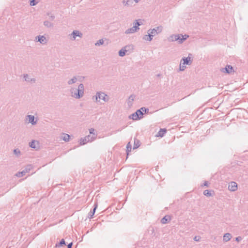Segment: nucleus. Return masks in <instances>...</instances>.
I'll return each mask as SVG.
<instances>
[{
	"label": "nucleus",
	"mask_w": 248,
	"mask_h": 248,
	"mask_svg": "<svg viewBox=\"0 0 248 248\" xmlns=\"http://www.w3.org/2000/svg\"><path fill=\"white\" fill-rule=\"evenodd\" d=\"M193 239H194V241L198 242V241H199L200 238L198 236H195Z\"/></svg>",
	"instance_id": "43"
},
{
	"label": "nucleus",
	"mask_w": 248,
	"mask_h": 248,
	"mask_svg": "<svg viewBox=\"0 0 248 248\" xmlns=\"http://www.w3.org/2000/svg\"><path fill=\"white\" fill-rule=\"evenodd\" d=\"M181 35L179 34H172L168 38V40L170 42L178 41L179 44Z\"/></svg>",
	"instance_id": "10"
},
{
	"label": "nucleus",
	"mask_w": 248,
	"mask_h": 248,
	"mask_svg": "<svg viewBox=\"0 0 248 248\" xmlns=\"http://www.w3.org/2000/svg\"><path fill=\"white\" fill-rule=\"evenodd\" d=\"M99 99L103 100L105 102H108L109 100V97L108 95L103 92H97L95 95V100L96 102H99Z\"/></svg>",
	"instance_id": "3"
},
{
	"label": "nucleus",
	"mask_w": 248,
	"mask_h": 248,
	"mask_svg": "<svg viewBox=\"0 0 248 248\" xmlns=\"http://www.w3.org/2000/svg\"><path fill=\"white\" fill-rule=\"evenodd\" d=\"M134 98H135V95L132 94L129 97V98H128V101L127 102L128 103V105L129 106V105H131L132 104V102L133 101L134 99Z\"/></svg>",
	"instance_id": "29"
},
{
	"label": "nucleus",
	"mask_w": 248,
	"mask_h": 248,
	"mask_svg": "<svg viewBox=\"0 0 248 248\" xmlns=\"http://www.w3.org/2000/svg\"><path fill=\"white\" fill-rule=\"evenodd\" d=\"M28 118L29 122L32 125L36 124L37 121L34 120V116L31 115H28L27 116Z\"/></svg>",
	"instance_id": "14"
},
{
	"label": "nucleus",
	"mask_w": 248,
	"mask_h": 248,
	"mask_svg": "<svg viewBox=\"0 0 248 248\" xmlns=\"http://www.w3.org/2000/svg\"><path fill=\"white\" fill-rule=\"evenodd\" d=\"M203 194L206 196H211L212 195L211 191L209 190H204Z\"/></svg>",
	"instance_id": "35"
},
{
	"label": "nucleus",
	"mask_w": 248,
	"mask_h": 248,
	"mask_svg": "<svg viewBox=\"0 0 248 248\" xmlns=\"http://www.w3.org/2000/svg\"><path fill=\"white\" fill-rule=\"evenodd\" d=\"M143 117V113L140 111V110L138 109L135 113L131 114L129 116L130 119L133 120H140Z\"/></svg>",
	"instance_id": "4"
},
{
	"label": "nucleus",
	"mask_w": 248,
	"mask_h": 248,
	"mask_svg": "<svg viewBox=\"0 0 248 248\" xmlns=\"http://www.w3.org/2000/svg\"><path fill=\"white\" fill-rule=\"evenodd\" d=\"M167 130L165 128H161L158 131L157 136L158 137H162L164 135L165 133H166Z\"/></svg>",
	"instance_id": "21"
},
{
	"label": "nucleus",
	"mask_w": 248,
	"mask_h": 248,
	"mask_svg": "<svg viewBox=\"0 0 248 248\" xmlns=\"http://www.w3.org/2000/svg\"><path fill=\"white\" fill-rule=\"evenodd\" d=\"M122 3L124 6H128L132 4L133 1L132 0H123Z\"/></svg>",
	"instance_id": "26"
},
{
	"label": "nucleus",
	"mask_w": 248,
	"mask_h": 248,
	"mask_svg": "<svg viewBox=\"0 0 248 248\" xmlns=\"http://www.w3.org/2000/svg\"><path fill=\"white\" fill-rule=\"evenodd\" d=\"M31 165L28 166L24 170H28V172L31 170Z\"/></svg>",
	"instance_id": "42"
},
{
	"label": "nucleus",
	"mask_w": 248,
	"mask_h": 248,
	"mask_svg": "<svg viewBox=\"0 0 248 248\" xmlns=\"http://www.w3.org/2000/svg\"><path fill=\"white\" fill-rule=\"evenodd\" d=\"M131 149H132L131 145L130 144V142H129L126 145V152H127V155H128L129 152H131Z\"/></svg>",
	"instance_id": "30"
},
{
	"label": "nucleus",
	"mask_w": 248,
	"mask_h": 248,
	"mask_svg": "<svg viewBox=\"0 0 248 248\" xmlns=\"http://www.w3.org/2000/svg\"><path fill=\"white\" fill-rule=\"evenodd\" d=\"M157 77H159L160 76V74H158L156 75Z\"/></svg>",
	"instance_id": "48"
},
{
	"label": "nucleus",
	"mask_w": 248,
	"mask_h": 248,
	"mask_svg": "<svg viewBox=\"0 0 248 248\" xmlns=\"http://www.w3.org/2000/svg\"><path fill=\"white\" fill-rule=\"evenodd\" d=\"M157 32L158 33H160L162 31L163 27L161 26H159L154 28Z\"/></svg>",
	"instance_id": "34"
},
{
	"label": "nucleus",
	"mask_w": 248,
	"mask_h": 248,
	"mask_svg": "<svg viewBox=\"0 0 248 248\" xmlns=\"http://www.w3.org/2000/svg\"><path fill=\"white\" fill-rule=\"evenodd\" d=\"M35 41L39 42L42 45H45L47 42V40L44 35H39L35 37Z\"/></svg>",
	"instance_id": "8"
},
{
	"label": "nucleus",
	"mask_w": 248,
	"mask_h": 248,
	"mask_svg": "<svg viewBox=\"0 0 248 248\" xmlns=\"http://www.w3.org/2000/svg\"><path fill=\"white\" fill-rule=\"evenodd\" d=\"M232 70L233 67L232 66L230 65H227L226 67L223 69L222 72L230 74L232 72Z\"/></svg>",
	"instance_id": "13"
},
{
	"label": "nucleus",
	"mask_w": 248,
	"mask_h": 248,
	"mask_svg": "<svg viewBox=\"0 0 248 248\" xmlns=\"http://www.w3.org/2000/svg\"><path fill=\"white\" fill-rule=\"evenodd\" d=\"M86 137L89 138V140H90V141H92L94 140L96 138V136L94 135H88Z\"/></svg>",
	"instance_id": "36"
},
{
	"label": "nucleus",
	"mask_w": 248,
	"mask_h": 248,
	"mask_svg": "<svg viewBox=\"0 0 248 248\" xmlns=\"http://www.w3.org/2000/svg\"><path fill=\"white\" fill-rule=\"evenodd\" d=\"M36 145H38V142L37 141H36L35 140H32L31 142L29 143L30 146L32 148L35 149L36 148Z\"/></svg>",
	"instance_id": "27"
},
{
	"label": "nucleus",
	"mask_w": 248,
	"mask_h": 248,
	"mask_svg": "<svg viewBox=\"0 0 248 248\" xmlns=\"http://www.w3.org/2000/svg\"><path fill=\"white\" fill-rule=\"evenodd\" d=\"M38 2V0H31L30 1V5L31 6H34L36 5Z\"/></svg>",
	"instance_id": "38"
},
{
	"label": "nucleus",
	"mask_w": 248,
	"mask_h": 248,
	"mask_svg": "<svg viewBox=\"0 0 248 248\" xmlns=\"http://www.w3.org/2000/svg\"><path fill=\"white\" fill-rule=\"evenodd\" d=\"M43 24L45 27H46L48 28H52L54 26V25L52 23L49 22L48 20H46V21H44Z\"/></svg>",
	"instance_id": "22"
},
{
	"label": "nucleus",
	"mask_w": 248,
	"mask_h": 248,
	"mask_svg": "<svg viewBox=\"0 0 248 248\" xmlns=\"http://www.w3.org/2000/svg\"><path fill=\"white\" fill-rule=\"evenodd\" d=\"M73 245V243L72 242L69 243L68 245H67V248H72V246Z\"/></svg>",
	"instance_id": "46"
},
{
	"label": "nucleus",
	"mask_w": 248,
	"mask_h": 248,
	"mask_svg": "<svg viewBox=\"0 0 248 248\" xmlns=\"http://www.w3.org/2000/svg\"><path fill=\"white\" fill-rule=\"evenodd\" d=\"M63 245H65V240L63 239H62L60 242H59V243L58 244H57L56 245V247H61V246H62Z\"/></svg>",
	"instance_id": "31"
},
{
	"label": "nucleus",
	"mask_w": 248,
	"mask_h": 248,
	"mask_svg": "<svg viewBox=\"0 0 248 248\" xmlns=\"http://www.w3.org/2000/svg\"><path fill=\"white\" fill-rule=\"evenodd\" d=\"M232 238V235L230 233H225L223 236V241L225 242H227L229 241Z\"/></svg>",
	"instance_id": "18"
},
{
	"label": "nucleus",
	"mask_w": 248,
	"mask_h": 248,
	"mask_svg": "<svg viewBox=\"0 0 248 248\" xmlns=\"http://www.w3.org/2000/svg\"><path fill=\"white\" fill-rule=\"evenodd\" d=\"M170 220V217L169 216H165L161 220V222L162 224H166Z\"/></svg>",
	"instance_id": "20"
},
{
	"label": "nucleus",
	"mask_w": 248,
	"mask_h": 248,
	"mask_svg": "<svg viewBox=\"0 0 248 248\" xmlns=\"http://www.w3.org/2000/svg\"><path fill=\"white\" fill-rule=\"evenodd\" d=\"M180 35H181L180 40L179 41V44H182L183 43V42L188 37V35H186V34H185L184 35H183L182 34H180Z\"/></svg>",
	"instance_id": "25"
},
{
	"label": "nucleus",
	"mask_w": 248,
	"mask_h": 248,
	"mask_svg": "<svg viewBox=\"0 0 248 248\" xmlns=\"http://www.w3.org/2000/svg\"><path fill=\"white\" fill-rule=\"evenodd\" d=\"M14 153L17 156H18L20 155V151L18 149H16L14 150Z\"/></svg>",
	"instance_id": "37"
},
{
	"label": "nucleus",
	"mask_w": 248,
	"mask_h": 248,
	"mask_svg": "<svg viewBox=\"0 0 248 248\" xmlns=\"http://www.w3.org/2000/svg\"><path fill=\"white\" fill-rule=\"evenodd\" d=\"M78 80V78L77 77H73L71 79L69 80L67 82V84L68 85H72L74 83H75Z\"/></svg>",
	"instance_id": "23"
},
{
	"label": "nucleus",
	"mask_w": 248,
	"mask_h": 248,
	"mask_svg": "<svg viewBox=\"0 0 248 248\" xmlns=\"http://www.w3.org/2000/svg\"><path fill=\"white\" fill-rule=\"evenodd\" d=\"M88 142H90V140H89L88 137H84V138H81L80 140V145H84L88 143Z\"/></svg>",
	"instance_id": "17"
},
{
	"label": "nucleus",
	"mask_w": 248,
	"mask_h": 248,
	"mask_svg": "<svg viewBox=\"0 0 248 248\" xmlns=\"http://www.w3.org/2000/svg\"><path fill=\"white\" fill-rule=\"evenodd\" d=\"M97 207V202H95L94 204V207H93V209L92 210L90 211V212L88 214V217L89 218H93L95 212V211H96V209Z\"/></svg>",
	"instance_id": "12"
},
{
	"label": "nucleus",
	"mask_w": 248,
	"mask_h": 248,
	"mask_svg": "<svg viewBox=\"0 0 248 248\" xmlns=\"http://www.w3.org/2000/svg\"><path fill=\"white\" fill-rule=\"evenodd\" d=\"M136 3L139 2L141 0H134Z\"/></svg>",
	"instance_id": "47"
},
{
	"label": "nucleus",
	"mask_w": 248,
	"mask_h": 248,
	"mask_svg": "<svg viewBox=\"0 0 248 248\" xmlns=\"http://www.w3.org/2000/svg\"><path fill=\"white\" fill-rule=\"evenodd\" d=\"M242 240V237L240 236H238L235 238V240L237 242H239Z\"/></svg>",
	"instance_id": "44"
},
{
	"label": "nucleus",
	"mask_w": 248,
	"mask_h": 248,
	"mask_svg": "<svg viewBox=\"0 0 248 248\" xmlns=\"http://www.w3.org/2000/svg\"><path fill=\"white\" fill-rule=\"evenodd\" d=\"M70 38L71 40L74 41L76 40L77 37L82 38L83 34L78 30H74L73 32L69 34Z\"/></svg>",
	"instance_id": "6"
},
{
	"label": "nucleus",
	"mask_w": 248,
	"mask_h": 248,
	"mask_svg": "<svg viewBox=\"0 0 248 248\" xmlns=\"http://www.w3.org/2000/svg\"><path fill=\"white\" fill-rule=\"evenodd\" d=\"M133 46L129 45L123 47L121 50H119L118 53L120 57H124L126 55V53L131 48L133 49Z\"/></svg>",
	"instance_id": "5"
},
{
	"label": "nucleus",
	"mask_w": 248,
	"mask_h": 248,
	"mask_svg": "<svg viewBox=\"0 0 248 248\" xmlns=\"http://www.w3.org/2000/svg\"><path fill=\"white\" fill-rule=\"evenodd\" d=\"M237 184L236 182L232 181L229 183L228 189L230 191L234 192L237 190Z\"/></svg>",
	"instance_id": "9"
},
{
	"label": "nucleus",
	"mask_w": 248,
	"mask_h": 248,
	"mask_svg": "<svg viewBox=\"0 0 248 248\" xmlns=\"http://www.w3.org/2000/svg\"><path fill=\"white\" fill-rule=\"evenodd\" d=\"M202 186H208V182L207 181H205L204 183H203V184L202 185Z\"/></svg>",
	"instance_id": "45"
},
{
	"label": "nucleus",
	"mask_w": 248,
	"mask_h": 248,
	"mask_svg": "<svg viewBox=\"0 0 248 248\" xmlns=\"http://www.w3.org/2000/svg\"><path fill=\"white\" fill-rule=\"evenodd\" d=\"M27 172H28V170H23L21 172H18L16 175L18 177H21L25 175Z\"/></svg>",
	"instance_id": "24"
},
{
	"label": "nucleus",
	"mask_w": 248,
	"mask_h": 248,
	"mask_svg": "<svg viewBox=\"0 0 248 248\" xmlns=\"http://www.w3.org/2000/svg\"><path fill=\"white\" fill-rule=\"evenodd\" d=\"M90 134L92 135H94L96 136L95 133H94V129L93 128H91L89 129Z\"/></svg>",
	"instance_id": "40"
},
{
	"label": "nucleus",
	"mask_w": 248,
	"mask_h": 248,
	"mask_svg": "<svg viewBox=\"0 0 248 248\" xmlns=\"http://www.w3.org/2000/svg\"><path fill=\"white\" fill-rule=\"evenodd\" d=\"M140 141L139 140L137 139L136 138H134V143L133 149H137L138 148H139L140 146Z\"/></svg>",
	"instance_id": "15"
},
{
	"label": "nucleus",
	"mask_w": 248,
	"mask_h": 248,
	"mask_svg": "<svg viewBox=\"0 0 248 248\" xmlns=\"http://www.w3.org/2000/svg\"><path fill=\"white\" fill-rule=\"evenodd\" d=\"M104 44V40L103 39H101L100 40H99L98 41H97V42H96L95 43V45L96 46H99L100 45H102Z\"/></svg>",
	"instance_id": "33"
},
{
	"label": "nucleus",
	"mask_w": 248,
	"mask_h": 248,
	"mask_svg": "<svg viewBox=\"0 0 248 248\" xmlns=\"http://www.w3.org/2000/svg\"><path fill=\"white\" fill-rule=\"evenodd\" d=\"M186 66L185 65H183L182 64V62H180V67H179L180 71H184L185 69H186Z\"/></svg>",
	"instance_id": "39"
},
{
	"label": "nucleus",
	"mask_w": 248,
	"mask_h": 248,
	"mask_svg": "<svg viewBox=\"0 0 248 248\" xmlns=\"http://www.w3.org/2000/svg\"><path fill=\"white\" fill-rule=\"evenodd\" d=\"M143 38L144 40L148 41H151L153 39V37L148 33V34L145 35Z\"/></svg>",
	"instance_id": "28"
},
{
	"label": "nucleus",
	"mask_w": 248,
	"mask_h": 248,
	"mask_svg": "<svg viewBox=\"0 0 248 248\" xmlns=\"http://www.w3.org/2000/svg\"><path fill=\"white\" fill-rule=\"evenodd\" d=\"M47 15L48 16L50 15V19H51V20H53L54 19V18H55V16H54V15L51 14H50V13H48L47 14Z\"/></svg>",
	"instance_id": "41"
},
{
	"label": "nucleus",
	"mask_w": 248,
	"mask_h": 248,
	"mask_svg": "<svg viewBox=\"0 0 248 248\" xmlns=\"http://www.w3.org/2000/svg\"><path fill=\"white\" fill-rule=\"evenodd\" d=\"M23 78L24 80L28 82L35 83L36 81L35 78L30 77L27 74H24Z\"/></svg>",
	"instance_id": "11"
},
{
	"label": "nucleus",
	"mask_w": 248,
	"mask_h": 248,
	"mask_svg": "<svg viewBox=\"0 0 248 248\" xmlns=\"http://www.w3.org/2000/svg\"><path fill=\"white\" fill-rule=\"evenodd\" d=\"M84 92V86L83 84L80 83L78 86V89L71 88L70 89V93L71 96L76 99H80L83 97Z\"/></svg>",
	"instance_id": "1"
},
{
	"label": "nucleus",
	"mask_w": 248,
	"mask_h": 248,
	"mask_svg": "<svg viewBox=\"0 0 248 248\" xmlns=\"http://www.w3.org/2000/svg\"><path fill=\"white\" fill-rule=\"evenodd\" d=\"M148 33L150 34L152 37L158 34V33L154 28L153 29H149L148 31Z\"/></svg>",
	"instance_id": "19"
},
{
	"label": "nucleus",
	"mask_w": 248,
	"mask_h": 248,
	"mask_svg": "<svg viewBox=\"0 0 248 248\" xmlns=\"http://www.w3.org/2000/svg\"><path fill=\"white\" fill-rule=\"evenodd\" d=\"M70 136L68 134L65 133H62L61 136V139L66 142L70 140Z\"/></svg>",
	"instance_id": "16"
},
{
	"label": "nucleus",
	"mask_w": 248,
	"mask_h": 248,
	"mask_svg": "<svg viewBox=\"0 0 248 248\" xmlns=\"http://www.w3.org/2000/svg\"><path fill=\"white\" fill-rule=\"evenodd\" d=\"M139 110H140V111L142 112V113L143 114V112L145 113H147L149 112V109L148 108H146L145 107H142Z\"/></svg>",
	"instance_id": "32"
},
{
	"label": "nucleus",
	"mask_w": 248,
	"mask_h": 248,
	"mask_svg": "<svg viewBox=\"0 0 248 248\" xmlns=\"http://www.w3.org/2000/svg\"><path fill=\"white\" fill-rule=\"evenodd\" d=\"M141 24V23H140L138 20H135V21L133 23V27L126 30L125 31V33L130 34L135 32L137 30L140 29L139 27Z\"/></svg>",
	"instance_id": "2"
},
{
	"label": "nucleus",
	"mask_w": 248,
	"mask_h": 248,
	"mask_svg": "<svg viewBox=\"0 0 248 248\" xmlns=\"http://www.w3.org/2000/svg\"><path fill=\"white\" fill-rule=\"evenodd\" d=\"M191 54H189L187 57H183L181 62H182L183 65H190L192 63V59H191Z\"/></svg>",
	"instance_id": "7"
}]
</instances>
